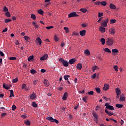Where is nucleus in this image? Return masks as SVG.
Here are the masks:
<instances>
[{"mask_svg":"<svg viewBox=\"0 0 126 126\" xmlns=\"http://www.w3.org/2000/svg\"><path fill=\"white\" fill-rule=\"evenodd\" d=\"M59 61L63 64L65 67H67L68 66V62L67 61H65L62 58H60L59 60Z\"/></svg>","mask_w":126,"mask_h":126,"instance_id":"nucleus-1","label":"nucleus"},{"mask_svg":"<svg viewBox=\"0 0 126 126\" xmlns=\"http://www.w3.org/2000/svg\"><path fill=\"white\" fill-rule=\"evenodd\" d=\"M106 43L108 46H111L114 44V38H108L106 39Z\"/></svg>","mask_w":126,"mask_h":126,"instance_id":"nucleus-2","label":"nucleus"},{"mask_svg":"<svg viewBox=\"0 0 126 126\" xmlns=\"http://www.w3.org/2000/svg\"><path fill=\"white\" fill-rule=\"evenodd\" d=\"M46 120H48V121H49V122H51V123H56V124H59L60 123L58 120L54 119L52 117L46 118Z\"/></svg>","mask_w":126,"mask_h":126,"instance_id":"nucleus-3","label":"nucleus"},{"mask_svg":"<svg viewBox=\"0 0 126 126\" xmlns=\"http://www.w3.org/2000/svg\"><path fill=\"white\" fill-rule=\"evenodd\" d=\"M78 16H79V15L76 14L75 12H72L68 15L69 18H71V17H78Z\"/></svg>","mask_w":126,"mask_h":126,"instance_id":"nucleus-4","label":"nucleus"},{"mask_svg":"<svg viewBox=\"0 0 126 126\" xmlns=\"http://www.w3.org/2000/svg\"><path fill=\"white\" fill-rule=\"evenodd\" d=\"M109 21V19L107 18L106 20H104L101 23V25L102 27H107V25H108V22Z\"/></svg>","mask_w":126,"mask_h":126,"instance_id":"nucleus-5","label":"nucleus"},{"mask_svg":"<svg viewBox=\"0 0 126 126\" xmlns=\"http://www.w3.org/2000/svg\"><path fill=\"white\" fill-rule=\"evenodd\" d=\"M105 106L106 107V109H107V110H115V108H114V106L110 105L109 103H105Z\"/></svg>","mask_w":126,"mask_h":126,"instance_id":"nucleus-6","label":"nucleus"},{"mask_svg":"<svg viewBox=\"0 0 126 126\" xmlns=\"http://www.w3.org/2000/svg\"><path fill=\"white\" fill-rule=\"evenodd\" d=\"M43 84H44V86H45V87H49V86H50L49 81L46 79H44Z\"/></svg>","mask_w":126,"mask_h":126,"instance_id":"nucleus-7","label":"nucleus"},{"mask_svg":"<svg viewBox=\"0 0 126 126\" xmlns=\"http://www.w3.org/2000/svg\"><path fill=\"white\" fill-rule=\"evenodd\" d=\"M48 58H49L48 54H45L43 57L40 58V61H46Z\"/></svg>","mask_w":126,"mask_h":126,"instance_id":"nucleus-8","label":"nucleus"},{"mask_svg":"<svg viewBox=\"0 0 126 126\" xmlns=\"http://www.w3.org/2000/svg\"><path fill=\"white\" fill-rule=\"evenodd\" d=\"M109 88H110V85L107 84H105L103 89L104 91H107V90H108Z\"/></svg>","mask_w":126,"mask_h":126,"instance_id":"nucleus-9","label":"nucleus"},{"mask_svg":"<svg viewBox=\"0 0 126 126\" xmlns=\"http://www.w3.org/2000/svg\"><path fill=\"white\" fill-rule=\"evenodd\" d=\"M68 95V94H67V92L64 93V94L63 95V97H62L63 100L64 101H65V100H66V99H67Z\"/></svg>","mask_w":126,"mask_h":126,"instance_id":"nucleus-10","label":"nucleus"},{"mask_svg":"<svg viewBox=\"0 0 126 126\" xmlns=\"http://www.w3.org/2000/svg\"><path fill=\"white\" fill-rule=\"evenodd\" d=\"M104 112L107 114V115H108V116H109V117H111V116H113V115H114L113 113L110 112V111H108V110L106 109H104Z\"/></svg>","mask_w":126,"mask_h":126,"instance_id":"nucleus-11","label":"nucleus"},{"mask_svg":"<svg viewBox=\"0 0 126 126\" xmlns=\"http://www.w3.org/2000/svg\"><path fill=\"white\" fill-rule=\"evenodd\" d=\"M120 101L121 102H123L124 101H126V97H125V94H123L120 96Z\"/></svg>","mask_w":126,"mask_h":126,"instance_id":"nucleus-12","label":"nucleus"},{"mask_svg":"<svg viewBox=\"0 0 126 126\" xmlns=\"http://www.w3.org/2000/svg\"><path fill=\"white\" fill-rule=\"evenodd\" d=\"M76 62V60L75 59H71L69 61V64H73V63H75Z\"/></svg>","mask_w":126,"mask_h":126,"instance_id":"nucleus-13","label":"nucleus"},{"mask_svg":"<svg viewBox=\"0 0 126 126\" xmlns=\"http://www.w3.org/2000/svg\"><path fill=\"white\" fill-rule=\"evenodd\" d=\"M85 34H86V30H82L80 32V35L83 37V36H85Z\"/></svg>","mask_w":126,"mask_h":126,"instance_id":"nucleus-14","label":"nucleus"},{"mask_svg":"<svg viewBox=\"0 0 126 126\" xmlns=\"http://www.w3.org/2000/svg\"><path fill=\"white\" fill-rule=\"evenodd\" d=\"M3 87L6 89V90H8L10 88V85H6L5 84H3Z\"/></svg>","mask_w":126,"mask_h":126,"instance_id":"nucleus-15","label":"nucleus"},{"mask_svg":"<svg viewBox=\"0 0 126 126\" xmlns=\"http://www.w3.org/2000/svg\"><path fill=\"white\" fill-rule=\"evenodd\" d=\"M99 31L101 33H105V32H106V28H105L103 27H99Z\"/></svg>","mask_w":126,"mask_h":126,"instance_id":"nucleus-16","label":"nucleus"},{"mask_svg":"<svg viewBox=\"0 0 126 126\" xmlns=\"http://www.w3.org/2000/svg\"><path fill=\"white\" fill-rule=\"evenodd\" d=\"M76 67L77 69H79V70H81L82 68V64H81V63H78L77 64Z\"/></svg>","mask_w":126,"mask_h":126,"instance_id":"nucleus-17","label":"nucleus"},{"mask_svg":"<svg viewBox=\"0 0 126 126\" xmlns=\"http://www.w3.org/2000/svg\"><path fill=\"white\" fill-rule=\"evenodd\" d=\"M115 91L117 95H121L122 93L121 92V90H120V88H117L115 89Z\"/></svg>","mask_w":126,"mask_h":126,"instance_id":"nucleus-18","label":"nucleus"},{"mask_svg":"<svg viewBox=\"0 0 126 126\" xmlns=\"http://www.w3.org/2000/svg\"><path fill=\"white\" fill-rule=\"evenodd\" d=\"M92 115L94 117V119H95V120H96V121H97L98 120V115H97V114H96V113H95V112L93 111L92 112Z\"/></svg>","mask_w":126,"mask_h":126,"instance_id":"nucleus-19","label":"nucleus"},{"mask_svg":"<svg viewBox=\"0 0 126 126\" xmlns=\"http://www.w3.org/2000/svg\"><path fill=\"white\" fill-rule=\"evenodd\" d=\"M36 98V94L34 93H32L30 95V99L32 100H34V99Z\"/></svg>","mask_w":126,"mask_h":126,"instance_id":"nucleus-20","label":"nucleus"},{"mask_svg":"<svg viewBox=\"0 0 126 126\" xmlns=\"http://www.w3.org/2000/svg\"><path fill=\"white\" fill-rule=\"evenodd\" d=\"M109 32H110L111 35H114V34H115V33H116V31H115V29H114V28L110 29V30H109Z\"/></svg>","mask_w":126,"mask_h":126,"instance_id":"nucleus-21","label":"nucleus"},{"mask_svg":"<svg viewBox=\"0 0 126 126\" xmlns=\"http://www.w3.org/2000/svg\"><path fill=\"white\" fill-rule=\"evenodd\" d=\"M84 54L86 56H90V51L88 49H86L84 51Z\"/></svg>","mask_w":126,"mask_h":126,"instance_id":"nucleus-22","label":"nucleus"},{"mask_svg":"<svg viewBox=\"0 0 126 126\" xmlns=\"http://www.w3.org/2000/svg\"><path fill=\"white\" fill-rule=\"evenodd\" d=\"M109 7L110 8H111V9H116V5H115V4L111 3L109 5Z\"/></svg>","mask_w":126,"mask_h":126,"instance_id":"nucleus-23","label":"nucleus"},{"mask_svg":"<svg viewBox=\"0 0 126 126\" xmlns=\"http://www.w3.org/2000/svg\"><path fill=\"white\" fill-rule=\"evenodd\" d=\"M36 41H38V43H39V45L40 46H41V45H42V39H41V38H40V37H37L36 38Z\"/></svg>","mask_w":126,"mask_h":126,"instance_id":"nucleus-24","label":"nucleus"},{"mask_svg":"<svg viewBox=\"0 0 126 126\" xmlns=\"http://www.w3.org/2000/svg\"><path fill=\"white\" fill-rule=\"evenodd\" d=\"M96 69H99L98 66L95 65L92 67V70H93L94 72H95V70H96Z\"/></svg>","mask_w":126,"mask_h":126,"instance_id":"nucleus-25","label":"nucleus"},{"mask_svg":"<svg viewBox=\"0 0 126 126\" xmlns=\"http://www.w3.org/2000/svg\"><path fill=\"white\" fill-rule=\"evenodd\" d=\"M39 82V80H34L32 81V84L33 86H35V85H37V83Z\"/></svg>","mask_w":126,"mask_h":126,"instance_id":"nucleus-26","label":"nucleus"},{"mask_svg":"<svg viewBox=\"0 0 126 126\" xmlns=\"http://www.w3.org/2000/svg\"><path fill=\"white\" fill-rule=\"evenodd\" d=\"M101 5H102L103 6H106L107 5V2L106 1H102L100 2Z\"/></svg>","mask_w":126,"mask_h":126,"instance_id":"nucleus-27","label":"nucleus"},{"mask_svg":"<svg viewBox=\"0 0 126 126\" xmlns=\"http://www.w3.org/2000/svg\"><path fill=\"white\" fill-rule=\"evenodd\" d=\"M10 95L9 96L10 98H11V97H14V94L13 93V90H10Z\"/></svg>","mask_w":126,"mask_h":126,"instance_id":"nucleus-28","label":"nucleus"},{"mask_svg":"<svg viewBox=\"0 0 126 126\" xmlns=\"http://www.w3.org/2000/svg\"><path fill=\"white\" fill-rule=\"evenodd\" d=\"M72 36H79V33L74 31L72 32Z\"/></svg>","mask_w":126,"mask_h":126,"instance_id":"nucleus-29","label":"nucleus"},{"mask_svg":"<svg viewBox=\"0 0 126 126\" xmlns=\"http://www.w3.org/2000/svg\"><path fill=\"white\" fill-rule=\"evenodd\" d=\"M70 77L69 75H65L63 76V78L65 80H68V78Z\"/></svg>","mask_w":126,"mask_h":126,"instance_id":"nucleus-30","label":"nucleus"},{"mask_svg":"<svg viewBox=\"0 0 126 126\" xmlns=\"http://www.w3.org/2000/svg\"><path fill=\"white\" fill-rule=\"evenodd\" d=\"M80 11H81L82 12H83V13H86V12L87 11V9L85 8H81L80 9Z\"/></svg>","mask_w":126,"mask_h":126,"instance_id":"nucleus-31","label":"nucleus"},{"mask_svg":"<svg viewBox=\"0 0 126 126\" xmlns=\"http://www.w3.org/2000/svg\"><path fill=\"white\" fill-rule=\"evenodd\" d=\"M32 106L33 108H37V107H38V104L34 101L32 103Z\"/></svg>","mask_w":126,"mask_h":126,"instance_id":"nucleus-32","label":"nucleus"},{"mask_svg":"<svg viewBox=\"0 0 126 126\" xmlns=\"http://www.w3.org/2000/svg\"><path fill=\"white\" fill-rule=\"evenodd\" d=\"M33 59H34V56H33V55L31 56L28 58V62H30V61H32V60H33Z\"/></svg>","mask_w":126,"mask_h":126,"instance_id":"nucleus-33","label":"nucleus"},{"mask_svg":"<svg viewBox=\"0 0 126 126\" xmlns=\"http://www.w3.org/2000/svg\"><path fill=\"white\" fill-rule=\"evenodd\" d=\"M25 124L26 125V126H30V125H31V123L28 120L25 122Z\"/></svg>","mask_w":126,"mask_h":126,"instance_id":"nucleus-34","label":"nucleus"},{"mask_svg":"<svg viewBox=\"0 0 126 126\" xmlns=\"http://www.w3.org/2000/svg\"><path fill=\"white\" fill-rule=\"evenodd\" d=\"M30 72L32 74H35V73H37V71L34 70L33 69L31 70Z\"/></svg>","mask_w":126,"mask_h":126,"instance_id":"nucleus-35","label":"nucleus"},{"mask_svg":"<svg viewBox=\"0 0 126 126\" xmlns=\"http://www.w3.org/2000/svg\"><path fill=\"white\" fill-rule=\"evenodd\" d=\"M32 24L33 26H34L35 28L38 29L39 28V25H36L35 22H33Z\"/></svg>","mask_w":126,"mask_h":126,"instance_id":"nucleus-36","label":"nucleus"},{"mask_svg":"<svg viewBox=\"0 0 126 126\" xmlns=\"http://www.w3.org/2000/svg\"><path fill=\"white\" fill-rule=\"evenodd\" d=\"M100 42L102 44V45H105V39L103 38H102L100 39Z\"/></svg>","mask_w":126,"mask_h":126,"instance_id":"nucleus-37","label":"nucleus"},{"mask_svg":"<svg viewBox=\"0 0 126 126\" xmlns=\"http://www.w3.org/2000/svg\"><path fill=\"white\" fill-rule=\"evenodd\" d=\"M24 39H25L27 42H28V40H30V37H29L28 36H24Z\"/></svg>","mask_w":126,"mask_h":126,"instance_id":"nucleus-38","label":"nucleus"},{"mask_svg":"<svg viewBox=\"0 0 126 126\" xmlns=\"http://www.w3.org/2000/svg\"><path fill=\"white\" fill-rule=\"evenodd\" d=\"M38 12L39 14H41V15H43L44 13V11L42 9H39L38 10Z\"/></svg>","mask_w":126,"mask_h":126,"instance_id":"nucleus-39","label":"nucleus"},{"mask_svg":"<svg viewBox=\"0 0 126 126\" xmlns=\"http://www.w3.org/2000/svg\"><path fill=\"white\" fill-rule=\"evenodd\" d=\"M116 107L117 108H123V107H124V105L118 104L116 105Z\"/></svg>","mask_w":126,"mask_h":126,"instance_id":"nucleus-40","label":"nucleus"},{"mask_svg":"<svg viewBox=\"0 0 126 126\" xmlns=\"http://www.w3.org/2000/svg\"><path fill=\"white\" fill-rule=\"evenodd\" d=\"M64 30H65L66 33H69V30L67 27H64Z\"/></svg>","mask_w":126,"mask_h":126,"instance_id":"nucleus-41","label":"nucleus"},{"mask_svg":"<svg viewBox=\"0 0 126 126\" xmlns=\"http://www.w3.org/2000/svg\"><path fill=\"white\" fill-rule=\"evenodd\" d=\"M95 91L98 94H100L101 92V90H100V88H95Z\"/></svg>","mask_w":126,"mask_h":126,"instance_id":"nucleus-42","label":"nucleus"},{"mask_svg":"<svg viewBox=\"0 0 126 126\" xmlns=\"http://www.w3.org/2000/svg\"><path fill=\"white\" fill-rule=\"evenodd\" d=\"M31 17V18L33 19V20H36V15H35L34 14H32Z\"/></svg>","mask_w":126,"mask_h":126,"instance_id":"nucleus-43","label":"nucleus"},{"mask_svg":"<svg viewBox=\"0 0 126 126\" xmlns=\"http://www.w3.org/2000/svg\"><path fill=\"white\" fill-rule=\"evenodd\" d=\"M11 22V19H5V23H8L9 22Z\"/></svg>","mask_w":126,"mask_h":126,"instance_id":"nucleus-44","label":"nucleus"},{"mask_svg":"<svg viewBox=\"0 0 126 126\" xmlns=\"http://www.w3.org/2000/svg\"><path fill=\"white\" fill-rule=\"evenodd\" d=\"M116 21H117V20L115 19H111L110 21V24H112V23H116Z\"/></svg>","mask_w":126,"mask_h":126,"instance_id":"nucleus-45","label":"nucleus"},{"mask_svg":"<svg viewBox=\"0 0 126 126\" xmlns=\"http://www.w3.org/2000/svg\"><path fill=\"white\" fill-rule=\"evenodd\" d=\"M6 16H7V17H10V13H9V12L7 11L5 13Z\"/></svg>","mask_w":126,"mask_h":126,"instance_id":"nucleus-46","label":"nucleus"},{"mask_svg":"<svg viewBox=\"0 0 126 126\" xmlns=\"http://www.w3.org/2000/svg\"><path fill=\"white\" fill-rule=\"evenodd\" d=\"M104 51L106 52L107 53H111V50L109 49L108 48H105L104 49Z\"/></svg>","mask_w":126,"mask_h":126,"instance_id":"nucleus-47","label":"nucleus"},{"mask_svg":"<svg viewBox=\"0 0 126 126\" xmlns=\"http://www.w3.org/2000/svg\"><path fill=\"white\" fill-rule=\"evenodd\" d=\"M18 81V79L17 78L13 79L12 83H16Z\"/></svg>","mask_w":126,"mask_h":126,"instance_id":"nucleus-48","label":"nucleus"},{"mask_svg":"<svg viewBox=\"0 0 126 126\" xmlns=\"http://www.w3.org/2000/svg\"><path fill=\"white\" fill-rule=\"evenodd\" d=\"M87 94H88V95H93V94H94V92H93V91L88 92L87 93Z\"/></svg>","mask_w":126,"mask_h":126,"instance_id":"nucleus-49","label":"nucleus"},{"mask_svg":"<svg viewBox=\"0 0 126 126\" xmlns=\"http://www.w3.org/2000/svg\"><path fill=\"white\" fill-rule=\"evenodd\" d=\"M112 53H114V54H116V53H118V49H112Z\"/></svg>","mask_w":126,"mask_h":126,"instance_id":"nucleus-50","label":"nucleus"},{"mask_svg":"<svg viewBox=\"0 0 126 126\" xmlns=\"http://www.w3.org/2000/svg\"><path fill=\"white\" fill-rule=\"evenodd\" d=\"M9 60L10 61H15V60H16V57H10L9 58Z\"/></svg>","mask_w":126,"mask_h":126,"instance_id":"nucleus-51","label":"nucleus"},{"mask_svg":"<svg viewBox=\"0 0 126 126\" xmlns=\"http://www.w3.org/2000/svg\"><path fill=\"white\" fill-rule=\"evenodd\" d=\"M3 11L4 12H7V11H8V8H7V7H6V6H4V7H3Z\"/></svg>","mask_w":126,"mask_h":126,"instance_id":"nucleus-52","label":"nucleus"},{"mask_svg":"<svg viewBox=\"0 0 126 126\" xmlns=\"http://www.w3.org/2000/svg\"><path fill=\"white\" fill-rule=\"evenodd\" d=\"M103 15H104V13L98 12V17H101V16H103Z\"/></svg>","mask_w":126,"mask_h":126,"instance_id":"nucleus-53","label":"nucleus"},{"mask_svg":"<svg viewBox=\"0 0 126 126\" xmlns=\"http://www.w3.org/2000/svg\"><path fill=\"white\" fill-rule=\"evenodd\" d=\"M16 109V106L15 105H13L12 106V111H14Z\"/></svg>","mask_w":126,"mask_h":126,"instance_id":"nucleus-54","label":"nucleus"},{"mask_svg":"<svg viewBox=\"0 0 126 126\" xmlns=\"http://www.w3.org/2000/svg\"><path fill=\"white\" fill-rule=\"evenodd\" d=\"M26 88H27V87H26V84H23L22 85V89H26Z\"/></svg>","mask_w":126,"mask_h":126,"instance_id":"nucleus-55","label":"nucleus"},{"mask_svg":"<svg viewBox=\"0 0 126 126\" xmlns=\"http://www.w3.org/2000/svg\"><path fill=\"white\" fill-rule=\"evenodd\" d=\"M94 4H95L96 5H100V4H101V2L100 1L95 2Z\"/></svg>","mask_w":126,"mask_h":126,"instance_id":"nucleus-56","label":"nucleus"},{"mask_svg":"<svg viewBox=\"0 0 126 126\" xmlns=\"http://www.w3.org/2000/svg\"><path fill=\"white\" fill-rule=\"evenodd\" d=\"M113 67H114V69H115V71H118L119 68H118V66L117 65H115Z\"/></svg>","mask_w":126,"mask_h":126,"instance_id":"nucleus-57","label":"nucleus"},{"mask_svg":"<svg viewBox=\"0 0 126 126\" xmlns=\"http://www.w3.org/2000/svg\"><path fill=\"white\" fill-rule=\"evenodd\" d=\"M53 28H54V26L46 27V29L48 30H50V29H52Z\"/></svg>","mask_w":126,"mask_h":126,"instance_id":"nucleus-58","label":"nucleus"},{"mask_svg":"<svg viewBox=\"0 0 126 126\" xmlns=\"http://www.w3.org/2000/svg\"><path fill=\"white\" fill-rule=\"evenodd\" d=\"M1 116V118H4V117H5V116H6V113H2Z\"/></svg>","mask_w":126,"mask_h":126,"instance_id":"nucleus-59","label":"nucleus"},{"mask_svg":"<svg viewBox=\"0 0 126 126\" xmlns=\"http://www.w3.org/2000/svg\"><path fill=\"white\" fill-rule=\"evenodd\" d=\"M54 40L56 42H58V41H59V39H58V36H57L56 35L54 36Z\"/></svg>","mask_w":126,"mask_h":126,"instance_id":"nucleus-60","label":"nucleus"},{"mask_svg":"<svg viewBox=\"0 0 126 126\" xmlns=\"http://www.w3.org/2000/svg\"><path fill=\"white\" fill-rule=\"evenodd\" d=\"M82 27H83L84 28H85V27H87V26H88V25L86 24H82Z\"/></svg>","mask_w":126,"mask_h":126,"instance_id":"nucleus-61","label":"nucleus"},{"mask_svg":"<svg viewBox=\"0 0 126 126\" xmlns=\"http://www.w3.org/2000/svg\"><path fill=\"white\" fill-rule=\"evenodd\" d=\"M86 99H87V96H85V97H83V101H84V102H85V103L87 102V101H86Z\"/></svg>","mask_w":126,"mask_h":126,"instance_id":"nucleus-62","label":"nucleus"},{"mask_svg":"<svg viewBox=\"0 0 126 126\" xmlns=\"http://www.w3.org/2000/svg\"><path fill=\"white\" fill-rule=\"evenodd\" d=\"M0 56H1V57H4V54H3V52L1 51H0Z\"/></svg>","mask_w":126,"mask_h":126,"instance_id":"nucleus-63","label":"nucleus"},{"mask_svg":"<svg viewBox=\"0 0 126 126\" xmlns=\"http://www.w3.org/2000/svg\"><path fill=\"white\" fill-rule=\"evenodd\" d=\"M92 78H93V79H95V78H96V73H94V74L92 75Z\"/></svg>","mask_w":126,"mask_h":126,"instance_id":"nucleus-64","label":"nucleus"}]
</instances>
